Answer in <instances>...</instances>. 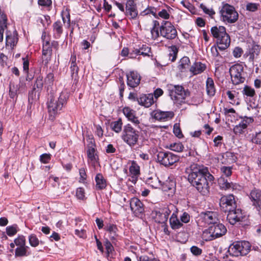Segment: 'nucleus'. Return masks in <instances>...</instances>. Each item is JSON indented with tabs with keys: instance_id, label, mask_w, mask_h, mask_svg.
Masks as SVG:
<instances>
[{
	"instance_id": "obj_55",
	"label": "nucleus",
	"mask_w": 261,
	"mask_h": 261,
	"mask_svg": "<svg viewBox=\"0 0 261 261\" xmlns=\"http://www.w3.org/2000/svg\"><path fill=\"white\" fill-rule=\"evenodd\" d=\"M50 154L47 153H44L40 155V161L41 163L46 164L50 160Z\"/></svg>"
},
{
	"instance_id": "obj_52",
	"label": "nucleus",
	"mask_w": 261,
	"mask_h": 261,
	"mask_svg": "<svg viewBox=\"0 0 261 261\" xmlns=\"http://www.w3.org/2000/svg\"><path fill=\"white\" fill-rule=\"evenodd\" d=\"M221 171L223 173V176L225 175L226 177H229L232 174L231 168L230 167L223 166L221 168Z\"/></svg>"
},
{
	"instance_id": "obj_31",
	"label": "nucleus",
	"mask_w": 261,
	"mask_h": 261,
	"mask_svg": "<svg viewBox=\"0 0 261 261\" xmlns=\"http://www.w3.org/2000/svg\"><path fill=\"white\" fill-rule=\"evenodd\" d=\"M169 221L171 227L173 229H178L183 225L182 223L177 218L176 214L174 213L172 214Z\"/></svg>"
},
{
	"instance_id": "obj_61",
	"label": "nucleus",
	"mask_w": 261,
	"mask_h": 261,
	"mask_svg": "<svg viewBox=\"0 0 261 261\" xmlns=\"http://www.w3.org/2000/svg\"><path fill=\"white\" fill-rule=\"evenodd\" d=\"M39 5L43 7H49L52 4L51 0H38Z\"/></svg>"
},
{
	"instance_id": "obj_13",
	"label": "nucleus",
	"mask_w": 261,
	"mask_h": 261,
	"mask_svg": "<svg viewBox=\"0 0 261 261\" xmlns=\"http://www.w3.org/2000/svg\"><path fill=\"white\" fill-rule=\"evenodd\" d=\"M227 220L232 225L235 224L237 222L242 221L244 218V215L240 208H235L227 212Z\"/></svg>"
},
{
	"instance_id": "obj_19",
	"label": "nucleus",
	"mask_w": 261,
	"mask_h": 261,
	"mask_svg": "<svg viewBox=\"0 0 261 261\" xmlns=\"http://www.w3.org/2000/svg\"><path fill=\"white\" fill-rule=\"evenodd\" d=\"M125 14L130 19H135L138 16L136 4L133 0H128L126 3Z\"/></svg>"
},
{
	"instance_id": "obj_32",
	"label": "nucleus",
	"mask_w": 261,
	"mask_h": 261,
	"mask_svg": "<svg viewBox=\"0 0 261 261\" xmlns=\"http://www.w3.org/2000/svg\"><path fill=\"white\" fill-rule=\"evenodd\" d=\"M261 47L259 45H253L249 50V60L253 61L254 59L256 58L259 54Z\"/></svg>"
},
{
	"instance_id": "obj_6",
	"label": "nucleus",
	"mask_w": 261,
	"mask_h": 261,
	"mask_svg": "<svg viewBox=\"0 0 261 261\" xmlns=\"http://www.w3.org/2000/svg\"><path fill=\"white\" fill-rule=\"evenodd\" d=\"M169 96L175 103L181 104L184 102L187 96L190 95V92L185 90L184 88L179 85L170 86L169 89Z\"/></svg>"
},
{
	"instance_id": "obj_26",
	"label": "nucleus",
	"mask_w": 261,
	"mask_h": 261,
	"mask_svg": "<svg viewBox=\"0 0 261 261\" xmlns=\"http://www.w3.org/2000/svg\"><path fill=\"white\" fill-rule=\"evenodd\" d=\"M205 68V64L201 62H196L191 67L190 71L193 75H196L203 72Z\"/></svg>"
},
{
	"instance_id": "obj_46",
	"label": "nucleus",
	"mask_w": 261,
	"mask_h": 261,
	"mask_svg": "<svg viewBox=\"0 0 261 261\" xmlns=\"http://www.w3.org/2000/svg\"><path fill=\"white\" fill-rule=\"evenodd\" d=\"M14 243L16 246L17 247L27 246H26V240L25 237L21 235L14 240Z\"/></svg>"
},
{
	"instance_id": "obj_59",
	"label": "nucleus",
	"mask_w": 261,
	"mask_h": 261,
	"mask_svg": "<svg viewBox=\"0 0 261 261\" xmlns=\"http://www.w3.org/2000/svg\"><path fill=\"white\" fill-rule=\"evenodd\" d=\"M190 250L192 254L195 255H199L202 253V250L195 246L191 247Z\"/></svg>"
},
{
	"instance_id": "obj_64",
	"label": "nucleus",
	"mask_w": 261,
	"mask_h": 261,
	"mask_svg": "<svg viewBox=\"0 0 261 261\" xmlns=\"http://www.w3.org/2000/svg\"><path fill=\"white\" fill-rule=\"evenodd\" d=\"M139 261H159L154 258H151L147 255H142L139 257Z\"/></svg>"
},
{
	"instance_id": "obj_38",
	"label": "nucleus",
	"mask_w": 261,
	"mask_h": 261,
	"mask_svg": "<svg viewBox=\"0 0 261 261\" xmlns=\"http://www.w3.org/2000/svg\"><path fill=\"white\" fill-rule=\"evenodd\" d=\"M54 82V75L53 73H48L44 80V83L45 87H47V90H49V87H51Z\"/></svg>"
},
{
	"instance_id": "obj_60",
	"label": "nucleus",
	"mask_w": 261,
	"mask_h": 261,
	"mask_svg": "<svg viewBox=\"0 0 261 261\" xmlns=\"http://www.w3.org/2000/svg\"><path fill=\"white\" fill-rule=\"evenodd\" d=\"M158 15L164 19H167L169 18L170 15L165 9H163L158 13Z\"/></svg>"
},
{
	"instance_id": "obj_4",
	"label": "nucleus",
	"mask_w": 261,
	"mask_h": 261,
	"mask_svg": "<svg viewBox=\"0 0 261 261\" xmlns=\"http://www.w3.org/2000/svg\"><path fill=\"white\" fill-rule=\"evenodd\" d=\"M139 132L134 128L130 124L124 126L121 139L130 147L134 146L138 142Z\"/></svg>"
},
{
	"instance_id": "obj_51",
	"label": "nucleus",
	"mask_w": 261,
	"mask_h": 261,
	"mask_svg": "<svg viewBox=\"0 0 261 261\" xmlns=\"http://www.w3.org/2000/svg\"><path fill=\"white\" fill-rule=\"evenodd\" d=\"M170 148L171 150L174 151L181 152L184 149V146L180 142L174 143L170 144Z\"/></svg>"
},
{
	"instance_id": "obj_58",
	"label": "nucleus",
	"mask_w": 261,
	"mask_h": 261,
	"mask_svg": "<svg viewBox=\"0 0 261 261\" xmlns=\"http://www.w3.org/2000/svg\"><path fill=\"white\" fill-rule=\"evenodd\" d=\"M173 133L175 135L179 138H181L183 137L180 128L176 124L174 125Z\"/></svg>"
},
{
	"instance_id": "obj_15",
	"label": "nucleus",
	"mask_w": 261,
	"mask_h": 261,
	"mask_svg": "<svg viewBox=\"0 0 261 261\" xmlns=\"http://www.w3.org/2000/svg\"><path fill=\"white\" fill-rule=\"evenodd\" d=\"M250 198L258 212L261 211V190L254 188L250 193Z\"/></svg>"
},
{
	"instance_id": "obj_24",
	"label": "nucleus",
	"mask_w": 261,
	"mask_h": 261,
	"mask_svg": "<svg viewBox=\"0 0 261 261\" xmlns=\"http://www.w3.org/2000/svg\"><path fill=\"white\" fill-rule=\"evenodd\" d=\"M87 152L89 161L93 166H95L98 162V156L96 153V149L93 144H92L88 146Z\"/></svg>"
},
{
	"instance_id": "obj_56",
	"label": "nucleus",
	"mask_w": 261,
	"mask_h": 261,
	"mask_svg": "<svg viewBox=\"0 0 261 261\" xmlns=\"http://www.w3.org/2000/svg\"><path fill=\"white\" fill-rule=\"evenodd\" d=\"M180 218L181 223H187L190 221V216L188 213L184 212L180 216Z\"/></svg>"
},
{
	"instance_id": "obj_10",
	"label": "nucleus",
	"mask_w": 261,
	"mask_h": 261,
	"mask_svg": "<svg viewBox=\"0 0 261 261\" xmlns=\"http://www.w3.org/2000/svg\"><path fill=\"white\" fill-rule=\"evenodd\" d=\"M244 67L240 64H236L229 68L231 80L233 85H239L244 82L245 78L243 76Z\"/></svg>"
},
{
	"instance_id": "obj_42",
	"label": "nucleus",
	"mask_w": 261,
	"mask_h": 261,
	"mask_svg": "<svg viewBox=\"0 0 261 261\" xmlns=\"http://www.w3.org/2000/svg\"><path fill=\"white\" fill-rule=\"evenodd\" d=\"M202 238L205 241H209L215 239L214 236H213L212 233H211L210 227L203 231Z\"/></svg>"
},
{
	"instance_id": "obj_47",
	"label": "nucleus",
	"mask_w": 261,
	"mask_h": 261,
	"mask_svg": "<svg viewBox=\"0 0 261 261\" xmlns=\"http://www.w3.org/2000/svg\"><path fill=\"white\" fill-rule=\"evenodd\" d=\"M147 184L153 188H157L160 185V181L158 178L150 177L146 180Z\"/></svg>"
},
{
	"instance_id": "obj_63",
	"label": "nucleus",
	"mask_w": 261,
	"mask_h": 261,
	"mask_svg": "<svg viewBox=\"0 0 261 261\" xmlns=\"http://www.w3.org/2000/svg\"><path fill=\"white\" fill-rule=\"evenodd\" d=\"M242 53V49L240 47H237L234 48L233 51V55L236 58H239L241 56Z\"/></svg>"
},
{
	"instance_id": "obj_34",
	"label": "nucleus",
	"mask_w": 261,
	"mask_h": 261,
	"mask_svg": "<svg viewBox=\"0 0 261 261\" xmlns=\"http://www.w3.org/2000/svg\"><path fill=\"white\" fill-rule=\"evenodd\" d=\"M40 91H36L35 88H33L29 93L28 100L30 103L32 104L33 103L37 101L39 98V94Z\"/></svg>"
},
{
	"instance_id": "obj_25",
	"label": "nucleus",
	"mask_w": 261,
	"mask_h": 261,
	"mask_svg": "<svg viewBox=\"0 0 261 261\" xmlns=\"http://www.w3.org/2000/svg\"><path fill=\"white\" fill-rule=\"evenodd\" d=\"M218 182L220 188L222 190H226L234 189L236 185L232 182H229L227 179H225L223 176H221L218 180Z\"/></svg>"
},
{
	"instance_id": "obj_49",
	"label": "nucleus",
	"mask_w": 261,
	"mask_h": 261,
	"mask_svg": "<svg viewBox=\"0 0 261 261\" xmlns=\"http://www.w3.org/2000/svg\"><path fill=\"white\" fill-rule=\"evenodd\" d=\"M246 128V125L243 123H240L233 128V132L236 134H241L244 132V130Z\"/></svg>"
},
{
	"instance_id": "obj_12",
	"label": "nucleus",
	"mask_w": 261,
	"mask_h": 261,
	"mask_svg": "<svg viewBox=\"0 0 261 261\" xmlns=\"http://www.w3.org/2000/svg\"><path fill=\"white\" fill-rule=\"evenodd\" d=\"M221 210L227 213L237 207V204L233 195H228L222 196L220 200Z\"/></svg>"
},
{
	"instance_id": "obj_20",
	"label": "nucleus",
	"mask_w": 261,
	"mask_h": 261,
	"mask_svg": "<svg viewBox=\"0 0 261 261\" xmlns=\"http://www.w3.org/2000/svg\"><path fill=\"white\" fill-rule=\"evenodd\" d=\"M131 165L129 168V171L131 174V177L129 180L135 184L138 180V178L140 174V167L135 161H131Z\"/></svg>"
},
{
	"instance_id": "obj_36",
	"label": "nucleus",
	"mask_w": 261,
	"mask_h": 261,
	"mask_svg": "<svg viewBox=\"0 0 261 261\" xmlns=\"http://www.w3.org/2000/svg\"><path fill=\"white\" fill-rule=\"evenodd\" d=\"M174 206L173 205H171L170 207L164 208L162 210V214L161 215L163 216V219L162 220H158L159 223H163L166 222L168 219L169 215L171 213V211L170 210V207L173 208Z\"/></svg>"
},
{
	"instance_id": "obj_14",
	"label": "nucleus",
	"mask_w": 261,
	"mask_h": 261,
	"mask_svg": "<svg viewBox=\"0 0 261 261\" xmlns=\"http://www.w3.org/2000/svg\"><path fill=\"white\" fill-rule=\"evenodd\" d=\"M127 85L128 87L134 88L140 83L141 77L136 71H130L126 73Z\"/></svg>"
},
{
	"instance_id": "obj_16",
	"label": "nucleus",
	"mask_w": 261,
	"mask_h": 261,
	"mask_svg": "<svg viewBox=\"0 0 261 261\" xmlns=\"http://www.w3.org/2000/svg\"><path fill=\"white\" fill-rule=\"evenodd\" d=\"M152 116L157 120L166 121L171 119L174 117V113L172 111L156 110L152 112Z\"/></svg>"
},
{
	"instance_id": "obj_39",
	"label": "nucleus",
	"mask_w": 261,
	"mask_h": 261,
	"mask_svg": "<svg viewBox=\"0 0 261 261\" xmlns=\"http://www.w3.org/2000/svg\"><path fill=\"white\" fill-rule=\"evenodd\" d=\"M169 60L171 62H174L177 57V54L178 53V49L175 45H172L169 48Z\"/></svg>"
},
{
	"instance_id": "obj_27",
	"label": "nucleus",
	"mask_w": 261,
	"mask_h": 261,
	"mask_svg": "<svg viewBox=\"0 0 261 261\" xmlns=\"http://www.w3.org/2000/svg\"><path fill=\"white\" fill-rule=\"evenodd\" d=\"M96 188L98 190L105 189L107 186V181L101 173H98L95 177Z\"/></svg>"
},
{
	"instance_id": "obj_8",
	"label": "nucleus",
	"mask_w": 261,
	"mask_h": 261,
	"mask_svg": "<svg viewBox=\"0 0 261 261\" xmlns=\"http://www.w3.org/2000/svg\"><path fill=\"white\" fill-rule=\"evenodd\" d=\"M179 157L169 151H159L156 155V161L161 165L168 167L177 162Z\"/></svg>"
},
{
	"instance_id": "obj_53",
	"label": "nucleus",
	"mask_w": 261,
	"mask_h": 261,
	"mask_svg": "<svg viewBox=\"0 0 261 261\" xmlns=\"http://www.w3.org/2000/svg\"><path fill=\"white\" fill-rule=\"evenodd\" d=\"M85 190L83 188H79L76 189V196L77 198L81 200H84L85 198Z\"/></svg>"
},
{
	"instance_id": "obj_44",
	"label": "nucleus",
	"mask_w": 261,
	"mask_h": 261,
	"mask_svg": "<svg viewBox=\"0 0 261 261\" xmlns=\"http://www.w3.org/2000/svg\"><path fill=\"white\" fill-rule=\"evenodd\" d=\"M42 54H45L47 56L52 55V49L48 41H46L43 44Z\"/></svg>"
},
{
	"instance_id": "obj_21",
	"label": "nucleus",
	"mask_w": 261,
	"mask_h": 261,
	"mask_svg": "<svg viewBox=\"0 0 261 261\" xmlns=\"http://www.w3.org/2000/svg\"><path fill=\"white\" fill-rule=\"evenodd\" d=\"M211 233L215 239L219 238L224 235L227 231L225 226L221 223H217L210 226Z\"/></svg>"
},
{
	"instance_id": "obj_18",
	"label": "nucleus",
	"mask_w": 261,
	"mask_h": 261,
	"mask_svg": "<svg viewBox=\"0 0 261 261\" xmlns=\"http://www.w3.org/2000/svg\"><path fill=\"white\" fill-rule=\"evenodd\" d=\"M17 33L16 30L13 32L10 31H7L6 33V46L10 47L11 49H13L16 46L17 41Z\"/></svg>"
},
{
	"instance_id": "obj_37",
	"label": "nucleus",
	"mask_w": 261,
	"mask_h": 261,
	"mask_svg": "<svg viewBox=\"0 0 261 261\" xmlns=\"http://www.w3.org/2000/svg\"><path fill=\"white\" fill-rule=\"evenodd\" d=\"M122 120L120 118L117 121L112 122L111 124V126L113 131L119 133L122 130Z\"/></svg>"
},
{
	"instance_id": "obj_17",
	"label": "nucleus",
	"mask_w": 261,
	"mask_h": 261,
	"mask_svg": "<svg viewBox=\"0 0 261 261\" xmlns=\"http://www.w3.org/2000/svg\"><path fill=\"white\" fill-rule=\"evenodd\" d=\"M130 207L132 211L136 216H139L144 212L143 205L137 198L134 197L130 200Z\"/></svg>"
},
{
	"instance_id": "obj_62",
	"label": "nucleus",
	"mask_w": 261,
	"mask_h": 261,
	"mask_svg": "<svg viewBox=\"0 0 261 261\" xmlns=\"http://www.w3.org/2000/svg\"><path fill=\"white\" fill-rule=\"evenodd\" d=\"M105 229L111 233H113L115 235L116 231L117 230V227L115 225L112 224L110 225L105 227Z\"/></svg>"
},
{
	"instance_id": "obj_35",
	"label": "nucleus",
	"mask_w": 261,
	"mask_h": 261,
	"mask_svg": "<svg viewBox=\"0 0 261 261\" xmlns=\"http://www.w3.org/2000/svg\"><path fill=\"white\" fill-rule=\"evenodd\" d=\"M19 86L13 82H11L9 86V96L11 98H14L17 97V92L19 90Z\"/></svg>"
},
{
	"instance_id": "obj_54",
	"label": "nucleus",
	"mask_w": 261,
	"mask_h": 261,
	"mask_svg": "<svg viewBox=\"0 0 261 261\" xmlns=\"http://www.w3.org/2000/svg\"><path fill=\"white\" fill-rule=\"evenodd\" d=\"M252 142L256 144H261V132L255 134L252 138Z\"/></svg>"
},
{
	"instance_id": "obj_11",
	"label": "nucleus",
	"mask_w": 261,
	"mask_h": 261,
	"mask_svg": "<svg viewBox=\"0 0 261 261\" xmlns=\"http://www.w3.org/2000/svg\"><path fill=\"white\" fill-rule=\"evenodd\" d=\"M199 221H201L204 224H217L219 221V214L215 211H206L202 212L199 215Z\"/></svg>"
},
{
	"instance_id": "obj_3",
	"label": "nucleus",
	"mask_w": 261,
	"mask_h": 261,
	"mask_svg": "<svg viewBox=\"0 0 261 261\" xmlns=\"http://www.w3.org/2000/svg\"><path fill=\"white\" fill-rule=\"evenodd\" d=\"M68 96L67 93L62 92L58 100L53 95H50L47 101V108L49 114L54 116L61 110L67 102Z\"/></svg>"
},
{
	"instance_id": "obj_41",
	"label": "nucleus",
	"mask_w": 261,
	"mask_h": 261,
	"mask_svg": "<svg viewBox=\"0 0 261 261\" xmlns=\"http://www.w3.org/2000/svg\"><path fill=\"white\" fill-rule=\"evenodd\" d=\"M242 94L248 97H253L255 94V90L251 87L246 85L244 87L242 91Z\"/></svg>"
},
{
	"instance_id": "obj_9",
	"label": "nucleus",
	"mask_w": 261,
	"mask_h": 261,
	"mask_svg": "<svg viewBox=\"0 0 261 261\" xmlns=\"http://www.w3.org/2000/svg\"><path fill=\"white\" fill-rule=\"evenodd\" d=\"M160 35L163 37L172 40L177 36V30L173 24L169 21H163L160 27Z\"/></svg>"
},
{
	"instance_id": "obj_5",
	"label": "nucleus",
	"mask_w": 261,
	"mask_h": 261,
	"mask_svg": "<svg viewBox=\"0 0 261 261\" xmlns=\"http://www.w3.org/2000/svg\"><path fill=\"white\" fill-rule=\"evenodd\" d=\"M251 245L247 241L234 242L230 245L228 252L233 256H243L247 255L250 251Z\"/></svg>"
},
{
	"instance_id": "obj_2",
	"label": "nucleus",
	"mask_w": 261,
	"mask_h": 261,
	"mask_svg": "<svg viewBox=\"0 0 261 261\" xmlns=\"http://www.w3.org/2000/svg\"><path fill=\"white\" fill-rule=\"evenodd\" d=\"M211 32L213 37L217 39L218 48L220 50H224L229 47L230 39L224 27H213L211 29Z\"/></svg>"
},
{
	"instance_id": "obj_7",
	"label": "nucleus",
	"mask_w": 261,
	"mask_h": 261,
	"mask_svg": "<svg viewBox=\"0 0 261 261\" xmlns=\"http://www.w3.org/2000/svg\"><path fill=\"white\" fill-rule=\"evenodd\" d=\"M220 14L222 20L228 23H233L239 18V14L234 7L228 4L223 5L220 10Z\"/></svg>"
},
{
	"instance_id": "obj_23",
	"label": "nucleus",
	"mask_w": 261,
	"mask_h": 261,
	"mask_svg": "<svg viewBox=\"0 0 261 261\" xmlns=\"http://www.w3.org/2000/svg\"><path fill=\"white\" fill-rule=\"evenodd\" d=\"M123 113L128 120L133 122L135 125H137L140 124V121L136 116L135 111L129 107H125L123 109Z\"/></svg>"
},
{
	"instance_id": "obj_40",
	"label": "nucleus",
	"mask_w": 261,
	"mask_h": 261,
	"mask_svg": "<svg viewBox=\"0 0 261 261\" xmlns=\"http://www.w3.org/2000/svg\"><path fill=\"white\" fill-rule=\"evenodd\" d=\"M140 55L143 56H151V47L146 44H143L139 48Z\"/></svg>"
},
{
	"instance_id": "obj_30",
	"label": "nucleus",
	"mask_w": 261,
	"mask_h": 261,
	"mask_svg": "<svg viewBox=\"0 0 261 261\" xmlns=\"http://www.w3.org/2000/svg\"><path fill=\"white\" fill-rule=\"evenodd\" d=\"M206 92L210 96H213L215 95L216 90L214 86V83L212 78L208 77L206 81Z\"/></svg>"
},
{
	"instance_id": "obj_48",
	"label": "nucleus",
	"mask_w": 261,
	"mask_h": 261,
	"mask_svg": "<svg viewBox=\"0 0 261 261\" xmlns=\"http://www.w3.org/2000/svg\"><path fill=\"white\" fill-rule=\"evenodd\" d=\"M156 25H159V23L156 21H154L153 27H152V28L151 30V34L152 38L153 39H157L159 37L160 34V32H159V29L156 27Z\"/></svg>"
},
{
	"instance_id": "obj_45",
	"label": "nucleus",
	"mask_w": 261,
	"mask_h": 261,
	"mask_svg": "<svg viewBox=\"0 0 261 261\" xmlns=\"http://www.w3.org/2000/svg\"><path fill=\"white\" fill-rule=\"evenodd\" d=\"M30 245L33 247H36L39 244V240L35 234H31L29 236Z\"/></svg>"
},
{
	"instance_id": "obj_33",
	"label": "nucleus",
	"mask_w": 261,
	"mask_h": 261,
	"mask_svg": "<svg viewBox=\"0 0 261 261\" xmlns=\"http://www.w3.org/2000/svg\"><path fill=\"white\" fill-rule=\"evenodd\" d=\"M29 247L27 246L17 247L15 251V257L27 256L30 255L28 252V249Z\"/></svg>"
},
{
	"instance_id": "obj_43",
	"label": "nucleus",
	"mask_w": 261,
	"mask_h": 261,
	"mask_svg": "<svg viewBox=\"0 0 261 261\" xmlns=\"http://www.w3.org/2000/svg\"><path fill=\"white\" fill-rule=\"evenodd\" d=\"M43 76L39 75L37 77L33 88L37 89L38 91H41L43 86Z\"/></svg>"
},
{
	"instance_id": "obj_1",
	"label": "nucleus",
	"mask_w": 261,
	"mask_h": 261,
	"mask_svg": "<svg viewBox=\"0 0 261 261\" xmlns=\"http://www.w3.org/2000/svg\"><path fill=\"white\" fill-rule=\"evenodd\" d=\"M188 181L203 195L210 192V184H212L214 177L207 168H198L196 165L191 166L188 177Z\"/></svg>"
},
{
	"instance_id": "obj_50",
	"label": "nucleus",
	"mask_w": 261,
	"mask_h": 261,
	"mask_svg": "<svg viewBox=\"0 0 261 261\" xmlns=\"http://www.w3.org/2000/svg\"><path fill=\"white\" fill-rule=\"evenodd\" d=\"M17 225L16 224L9 226L6 228V232L9 236H13L17 232Z\"/></svg>"
},
{
	"instance_id": "obj_57",
	"label": "nucleus",
	"mask_w": 261,
	"mask_h": 261,
	"mask_svg": "<svg viewBox=\"0 0 261 261\" xmlns=\"http://www.w3.org/2000/svg\"><path fill=\"white\" fill-rule=\"evenodd\" d=\"M258 5L255 3H249L246 6V9L248 11L255 12L258 9Z\"/></svg>"
},
{
	"instance_id": "obj_22",
	"label": "nucleus",
	"mask_w": 261,
	"mask_h": 261,
	"mask_svg": "<svg viewBox=\"0 0 261 261\" xmlns=\"http://www.w3.org/2000/svg\"><path fill=\"white\" fill-rule=\"evenodd\" d=\"M138 103L146 108H149L153 103V95L152 94H142L138 98Z\"/></svg>"
},
{
	"instance_id": "obj_28",
	"label": "nucleus",
	"mask_w": 261,
	"mask_h": 261,
	"mask_svg": "<svg viewBox=\"0 0 261 261\" xmlns=\"http://www.w3.org/2000/svg\"><path fill=\"white\" fill-rule=\"evenodd\" d=\"M190 64V61L188 57H182L178 64L177 68L178 70L181 72H185L189 68Z\"/></svg>"
},
{
	"instance_id": "obj_29",
	"label": "nucleus",
	"mask_w": 261,
	"mask_h": 261,
	"mask_svg": "<svg viewBox=\"0 0 261 261\" xmlns=\"http://www.w3.org/2000/svg\"><path fill=\"white\" fill-rule=\"evenodd\" d=\"M53 27L54 37L59 38L63 33L62 22L60 21H57L53 24Z\"/></svg>"
}]
</instances>
